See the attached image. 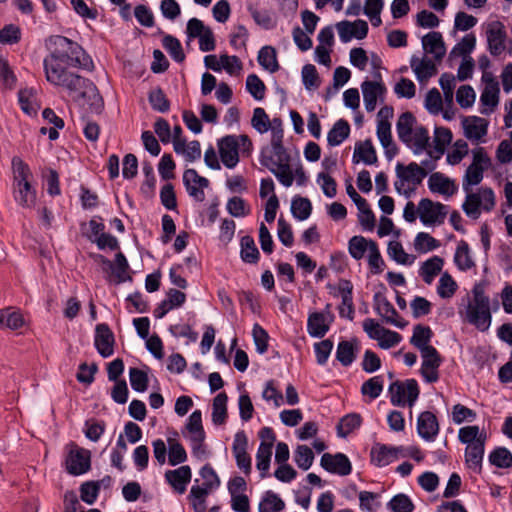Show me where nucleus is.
Instances as JSON below:
<instances>
[{"mask_svg":"<svg viewBox=\"0 0 512 512\" xmlns=\"http://www.w3.org/2000/svg\"><path fill=\"white\" fill-rule=\"evenodd\" d=\"M417 120L414 114L410 111L403 112L396 123V131L399 140L404 143L407 147L412 148L413 142V126Z\"/></svg>","mask_w":512,"mask_h":512,"instance_id":"5701e85b","label":"nucleus"},{"mask_svg":"<svg viewBox=\"0 0 512 512\" xmlns=\"http://www.w3.org/2000/svg\"><path fill=\"white\" fill-rule=\"evenodd\" d=\"M248 439L245 431L240 430L235 434L232 451L236 459L237 466L244 472L245 475L251 473V457L247 453Z\"/></svg>","mask_w":512,"mask_h":512,"instance_id":"ddd939ff","label":"nucleus"},{"mask_svg":"<svg viewBox=\"0 0 512 512\" xmlns=\"http://www.w3.org/2000/svg\"><path fill=\"white\" fill-rule=\"evenodd\" d=\"M350 124L345 119L337 120L327 134V143L330 147L340 145L350 135Z\"/></svg>","mask_w":512,"mask_h":512,"instance_id":"c85d7f7f","label":"nucleus"},{"mask_svg":"<svg viewBox=\"0 0 512 512\" xmlns=\"http://www.w3.org/2000/svg\"><path fill=\"white\" fill-rule=\"evenodd\" d=\"M267 149H262L259 157L260 164L267 169L277 178V180L285 187H290L294 181V173H276V161L273 159L272 154L266 155Z\"/></svg>","mask_w":512,"mask_h":512,"instance_id":"f704fd0d","label":"nucleus"},{"mask_svg":"<svg viewBox=\"0 0 512 512\" xmlns=\"http://www.w3.org/2000/svg\"><path fill=\"white\" fill-rule=\"evenodd\" d=\"M143 173L145 180L140 186V191L146 199H151L155 195L156 177L153 166L149 161L143 162Z\"/></svg>","mask_w":512,"mask_h":512,"instance_id":"a18cd8bd","label":"nucleus"},{"mask_svg":"<svg viewBox=\"0 0 512 512\" xmlns=\"http://www.w3.org/2000/svg\"><path fill=\"white\" fill-rule=\"evenodd\" d=\"M148 101L154 111L166 113L170 110V100L160 86L155 87L148 93Z\"/></svg>","mask_w":512,"mask_h":512,"instance_id":"c03bdc74","label":"nucleus"},{"mask_svg":"<svg viewBox=\"0 0 512 512\" xmlns=\"http://www.w3.org/2000/svg\"><path fill=\"white\" fill-rule=\"evenodd\" d=\"M441 243L439 240L432 237L430 234L425 232H419L414 241V246L420 253H426L440 247Z\"/></svg>","mask_w":512,"mask_h":512,"instance_id":"680f3d73","label":"nucleus"},{"mask_svg":"<svg viewBox=\"0 0 512 512\" xmlns=\"http://www.w3.org/2000/svg\"><path fill=\"white\" fill-rule=\"evenodd\" d=\"M363 100L367 112L375 110L378 98L384 101L387 88L383 82L365 80L361 84Z\"/></svg>","mask_w":512,"mask_h":512,"instance_id":"4468645a","label":"nucleus"},{"mask_svg":"<svg viewBox=\"0 0 512 512\" xmlns=\"http://www.w3.org/2000/svg\"><path fill=\"white\" fill-rule=\"evenodd\" d=\"M130 384L136 392H145L149 386V378L145 371L139 368H130Z\"/></svg>","mask_w":512,"mask_h":512,"instance_id":"774afa93","label":"nucleus"},{"mask_svg":"<svg viewBox=\"0 0 512 512\" xmlns=\"http://www.w3.org/2000/svg\"><path fill=\"white\" fill-rule=\"evenodd\" d=\"M46 80L54 86L68 90L75 101L84 100L92 112L96 114L102 112L104 108L103 97L100 95L97 86L90 79L67 69L63 73H53Z\"/></svg>","mask_w":512,"mask_h":512,"instance_id":"f257e3e1","label":"nucleus"},{"mask_svg":"<svg viewBox=\"0 0 512 512\" xmlns=\"http://www.w3.org/2000/svg\"><path fill=\"white\" fill-rule=\"evenodd\" d=\"M257 60L259 65L270 73H275L280 68L277 60V51L273 46H263L258 52Z\"/></svg>","mask_w":512,"mask_h":512,"instance_id":"e433bc0d","label":"nucleus"},{"mask_svg":"<svg viewBox=\"0 0 512 512\" xmlns=\"http://www.w3.org/2000/svg\"><path fill=\"white\" fill-rule=\"evenodd\" d=\"M80 498L88 505L94 504L100 492V482L86 481L80 485Z\"/></svg>","mask_w":512,"mask_h":512,"instance_id":"0e129e2a","label":"nucleus"},{"mask_svg":"<svg viewBox=\"0 0 512 512\" xmlns=\"http://www.w3.org/2000/svg\"><path fill=\"white\" fill-rule=\"evenodd\" d=\"M25 321L19 310H13V307L0 309V327L10 330H18L23 327Z\"/></svg>","mask_w":512,"mask_h":512,"instance_id":"c9c22d12","label":"nucleus"},{"mask_svg":"<svg viewBox=\"0 0 512 512\" xmlns=\"http://www.w3.org/2000/svg\"><path fill=\"white\" fill-rule=\"evenodd\" d=\"M330 325L323 312L314 311L307 319V331L313 338H323L329 331Z\"/></svg>","mask_w":512,"mask_h":512,"instance_id":"cd10ccee","label":"nucleus"},{"mask_svg":"<svg viewBox=\"0 0 512 512\" xmlns=\"http://www.w3.org/2000/svg\"><path fill=\"white\" fill-rule=\"evenodd\" d=\"M467 319L468 322L474 325L479 331H487L492 320L490 307L480 308L469 305L467 309Z\"/></svg>","mask_w":512,"mask_h":512,"instance_id":"a878e982","label":"nucleus"},{"mask_svg":"<svg viewBox=\"0 0 512 512\" xmlns=\"http://www.w3.org/2000/svg\"><path fill=\"white\" fill-rule=\"evenodd\" d=\"M428 188L432 193H438L447 197L452 196L458 190L454 180L441 172H434L428 180Z\"/></svg>","mask_w":512,"mask_h":512,"instance_id":"412c9836","label":"nucleus"},{"mask_svg":"<svg viewBox=\"0 0 512 512\" xmlns=\"http://www.w3.org/2000/svg\"><path fill=\"white\" fill-rule=\"evenodd\" d=\"M489 462L491 465L508 469L512 467V453L506 447H496L489 454Z\"/></svg>","mask_w":512,"mask_h":512,"instance_id":"de8ad7c7","label":"nucleus"},{"mask_svg":"<svg viewBox=\"0 0 512 512\" xmlns=\"http://www.w3.org/2000/svg\"><path fill=\"white\" fill-rule=\"evenodd\" d=\"M443 265L444 259L434 255L422 263L419 274L426 284H431L434 278L441 272Z\"/></svg>","mask_w":512,"mask_h":512,"instance_id":"7c9ffc66","label":"nucleus"},{"mask_svg":"<svg viewBox=\"0 0 512 512\" xmlns=\"http://www.w3.org/2000/svg\"><path fill=\"white\" fill-rule=\"evenodd\" d=\"M488 50L493 56H499L505 50L507 32L501 21H492L486 30Z\"/></svg>","mask_w":512,"mask_h":512,"instance_id":"9b49d317","label":"nucleus"},{"mask_svg":"<svg viewBox=\"0 0 512 512\" xmlns=\"http://www.w3.org/2000/svg\"><path fill=\"white\" fill-rule=\"evenodd\" d=\"M388 255L398 264L411 265L416 257L404 251L402 244L398 241H390L387 248Z\"/></svg>","mask_w":512,"mask_h":512,"instance_id":"864d4df0","label":"nucleus"},{"mask_svg":"<svg viewBox=\"0 0 512 512\" xmlns=\"http://www.w3.org/2000/svg\"><path fill=\"white\" fill-rule=\"evenodd\" d=\"M376 134L385 150L386 158L388 160H392L398 154L399 149L393 141L391 127L383 123L380 126H377Z\"/></svg>","mask_w":512,"mask_h":512,"instance_id":"c756f323","label":"nucleus"},{"mask_svg":"<svg viewBox=\"0 0 512 512\" xmlns=\"http://www.w3.org/2000/svg\"><path fill=\"white\" fill-rule=\"evenodd\" d=\"M191 478L192 471L188 465H183L177 469L167 470L165 472L166 482L180 495L186 492L187 485L190 483Z\"/></svg>","mask_w":512,"mask_h":512,"instance_id":"6ab92c4d","label":"nucleus"},{"mask_svg":"<svg viewBox=\"0 0 512 512\" xmlns=\"http://www.w3.org/2000/svg\"><path fill=\"white\" fill-rule=\"evenodd\" d=\"M434 333L432 329L423 324H417L413 328V335L410 338V344L417 348L419 351H422L430 346Z\"/></svg>","mask_w":512,"mask_h":512,"instance_id":"2f4dec72","label":"nucleus"},{"mask_svg":"<svg viewBox=\"0 0 512 512\" xmlns=\"http://www.w3.org/2000/svg\"><path fill=\"white\" fill-rule=\"evenodd\" d=\"M418 212L420 221L425 226L441 225L447 216L448 206L429 198H422L418 204Z\"/></svg>","mask_w":512,"mask_h":512,"instance_id":"0eeeda50","label":"nucleus"},{"mask_svg":"<svg viewBox=\"0 0 512 512\" xmlns=\"http://www.w3.org/2000/svg\"><path fill=\"white\" fill-rule=\"evenodd\" d=\"M220 159L225 167L233 169L239 162V141L236 135H226L218 140Z\"/></svg>","mask_w":512,"mask_h":512,"instance_id":"6e6552de","label":"nucleus"},{"mask_svg":"<svg viewBox=\"0 0 512 512\" xmlns=\"http://www.w3.org/2000/svg\"><path fill=\"white\" fill-rule=\"evenodd\" d=\"M469 251L470 249L468 243L464 240H461L454 255V263L461 271H466L475 267V262L471 259Z\"/></svg>","mask_w":512,"mask_h":512,"instance_id":"49530a36","label":"nucleus"},{"mask_svg":"<svg viewBox=\"0 0 512 512\" xmlns=\"http://www.w3.org/2000/svg\"><path fill=\"white\" fill-rule=\"evenodd\" d=\"M465 214L473 220L479 218L482 209V197L479 193H467L466 199L462 204Z\"/></svg>","mask_w":512,"mask_h":512,"instance_id":"09e8293b","label":"nucleus"},{"mask_svg":"<svg viewBox=\"0 0 512 512\" xmlns=\"http://www.w3.org/2000/svg\"><path fill=\"white\" fill-rule=\"evenodd\" d=\"M373 303L375 311L384 317H398V312L391 304V302L386 298L382 291L376 292L373 296Z\"/></svg>","mask_w":512,"mask_h":512,"instance_id":"5fc2aeb1","label":"nucleus"},{"mask_svg":"<svg viewBox=\"0 0 512 512\" xmlns=\"http://www.w3.org/2000/svg\"><path fill=\"white\" fill-rule=\"evenodd\" d=\"M462 125L467 139L481 141L488 133L489 121L479 116H469L463 118Z\"/></svg>","mask_w":512,"mask_h":512,"instance_id":"a211bd4d","label":"nucleus"},{"mask_svg":"<svg viewBox=\"0 0 512 512\" xmlns=\"http://www.w3.org/2000/svg\"><path fill=\"white\" fill-rule=\"evenodd\" d=\"M66 448L68 449L65 459L66 471L73 476L87 473L91 469V452L73 441Z\"/></svg>","mask_w":512,"mask_h":512,"instance_id":"423d86ee","label":"nucleus"},{"mask_svg":"<svg viewBox=\"0 0 512 512\" xmlns=\"http://www.w3.org/2000/svg\"><path fill=\"white\" fill-rule=\"evenodd\" d=\"M13 169V194L15 201L24 208H31L36 202V190L31 185L33 177L31 169L20 157L12 158Z\"/></svg>","mask_w":512,"mask_h":512,"instance_id":"f03ea898","label":"nucleus"},{"mask_svg":"<svg viewBox=\"0 0 512 512\" xmlns=\"http://www.w3.org/2000/svg\"><path fill=\"white\" fill-rule=\"evenodd\" d=\"M390 402L393 406L404 407L406 404L412 407L417 401L420 389L416 379H406L404 382L396 380L388 388Z\"/></svg>","mask_w":512,"mask_h":512,"instance_id":"20e7f679","label":"nucleus"},{"mask_svg":"<svg viewBox=\"0 0 512 512\" xmlns=\"http://www.w3.org/2000/svg\"><path fill=\"white\" fill-rule=\"evenodd\" d=\"M359 342L357 338H352L350 341L342 340L337 345L336 359L344 367L350 366L357 358L359 351Z\"/></svg>","mask_w":512,"mask_h":512,"instance_id":"393cba45","label":"nucleus"},{"mask_svg":"<svg viewBox=\"0 0 512 512\" xmlns=\"http://www.w3.org/2000/svg\"><path fill=\"white\" fill-rule=\"evenodd\" d=\"M422 46L426 53L436 52L445 46L443 36L438 31H431L422 37Z\"/></svg>","mask_w":512,"mask_h":512,"instance_id":"338daca9","label":"nucleus"},{"mask_svg":"<svg viewBox=\"0 0 512 512\" xmlns=\"http://www.w3.org/2000/svg\"><path fill=\"white\" fill-rule=\"evenodd\" d=\"M88 256L96 263L101 264L103 266V272H111L116 277V283H124V282H131L132 276L130 275V265L128 263V260L126 256L121 252L118 251L115 254L114 262L109 260L106 256L100 254V253H89Z\"/></svg>","mask_w":512,"mask_h":512,"instance_id":"39448f33","label":"nucleus"},{"mask_svg":"<svg viewBox=\"0 0 512 512\" xmlns=\"http://www.w3.org/2000/svg\"><path fill=\"white\" fill-rule=\"evenodd\" d=\"M210 489L193 485L188 495V500L194 510V512H206V499L210 493Z\"/></svg>","mask_w":512,"mask_h":512,"instance_id":"79ce46f5","label":"nucleus"},{"mask_svg":"<svg viewBox=\"0 0 512 512\" xmlns=\"http://www.w3.org/2000/svg\"><path fill=\"white\" fill-rule=\"evenodd\" d=\"M384 380L381 375L374 376L366 380L361 386V393L368 395L371 399H376L383 391Z\"/></svg>","mask_w":512,"mask_h":512,"instance_id":"e2e57ef3","label":"nucleus"},{"mask_svg":"<svg viewBox=\"0 0 512 512\" xmlns=\"http://www.w3.org/2000/svg\"><path fill=\"white\" fill-rule=\"evenodd\" d=\"M440 430L436 415L431 411H424L417 419V433L425 441H434Z\"/></svg>","mask_w":512,"mask_h":512,"instance_id":"dca6fc26","label":"nucleus"},{"mask_svg":"<svg viewBox=\"0 0 512 512\" xmlns=\"http://www.w3.org/2000/svg\"><path fill=\"white\" fill-rule=\"evenodd\" d=\"M94 345L103 358H108L114 353L115 336L108 324L99 323L96 325Z\"/></svg>","mask_w":512,"mask_h":512,"instance_id":"f8f14e48","label":"nucleus"},{"mask_svg":"<svg viewBox=\"0 0 512 512\" xmlns=\"http://www.w3.org/2000/svg\"><path fill=\"white\" fill-rule=\"evenodd\" d=\"M410 66L420 83L428 81L438 73L436 63L426 56L419 59L416 55H413L410 59Z\"/></svg>","mask_w":512,"mask_h":512,"instance_id":"aec40b11","label":"nucleus"},{"mask_svg":"<svg viewBox=\"0 0 512 512\" xmlns=\"http://www.w3.org/2000/svg\"><path fill=\"white\" fill-rule=\"evenodd\" d=\"M476 46V36L474 33L466 34L462 40L457 43L449 54V59L462 57L464 59H468L470 54L475 49Z\"/></svg>","mask_w":512,"mask_h":512,"instance_id":"ea45409f","label":"nucleus"},{"mask_svg":"<svg viewBox=\"0 0 512 512\" xmlns=\"http://www.w3.org/2000/svg\"><path fill=\"white\" fill-rule=\"evenodd\" d=\"M362 416L359 413H349L343 416L336 426L337 435L346 438L362 424Z\"/></svg>","mask_w":512,"mask_h":512,"instance_id":"58836bf2","label":"nucleus"},{"mask_svg":"<svg viewBox=\"0 0 512 512\" xmlns=\"http://www.w3.org/2000/svg\"><path fill=\"white\" fill-rule=\"evenodd\" d=\"M183 184L189 194L196 201L202 202L205 199L204 189L209 187V180L200 176L193 168H188L183 173Z\"/></svg>","mask_w":512,"mask_h":512,"instance_id":"9d476101","label":"nucleus"},{"mask_svg":"<svg viewBox=\"0 0 512 512\" xmlns=\"http://www.w3.org/2000/svg\"><path fill=\"white\" fill-rule=\"evenodd\" d=\"M69 67H82L91 70L93 68V61L86 53L73 55L70 49L49 53L43 60L46 78H49L53 73H63Z\"/></svg>","mask_w":512,"mask_h":512,"instance_id":"7ed1b4c3","label":"nucleus"},{"mask_svg":"<svg viewBox=\"0 0 512 512\" xmlns=\"http://www.w3.org/2000/svg\"><path fill=\"white\" fill-rule=\"evenodd\" d=\"M284 501L273 491H266L259 503V512H280L284 509Z\"/></svg>","mask_w":512,"mask_h":512,"instance_id":"3c124183","label":"nucleus"},{"mask_svg":"<svg viewBox=\"0 0 512 512\" xmlns=\"http://www.w3.org/2000/svg\"><path fill=\"white\" fill-rule=\"evenodd\" d=\"M457 289L458 285L453 277L448 272H444L439 279L437 287L439 297L449 299L456 293Z\"/></svg>","mask_w":512,"mask_h":512,"instance_id":"13d9d810","label":"nucleus"},{"mask_svg":"<svg viewBox=\"0 0 512 512\" xmlns=\"http://www.w3.org/2000/svg\"><path fill=\"white\" fill-rule=\"evenodd\" d=\"M360 161L366 165H373L377 162L376 150L370 138L356 143L352 162L357 164Z\"/></svg>","mask_w":512,"mask_h":512,"instance_id":"bb28decb","label":"nucleus"},{"mask_svg":"<svg viewBox=\"0 0 512 512\" xmlns=\"http://www.w3.org/2000/svg\"><path fill=\"white\" fill-rule=\"evenodd\" d=\"M402 451V446L394 447L377 442L371 448L370 461L376 467L387 466L393 461V459H397L398 454Z\"/></svg>","mask_w":512,"mask_h":512,"instance_id":"2eb2a0df","label":"nucleus"},{"mask_svg":"<svg viewBox=\"0 0 512 512\" xmlns=\"http://www.w3.org/2000/svg\"><path fill=\"white\" fill-rule=\"evenodd\" d=\"M396 175L401 181L419 185L428 175V171L425 168H421L416 162H411L406 166L398 162L396 165Z\"/></svg>","mask_w":512,"mask_h":512,"instance_id":"4be33fe9","label":"nucleus"},{"mask_svg":"<svg viewBox=\"0 0 512 512\" xmlns=\"http://www.w3.org/2000/svg\"><path fill=\"white\" fill-rule=\"evenodd\" d=\"M272 443L261 441L256 454V467L260 471V478L264 479L269 475V468L272 456Z\"/></svg>","mask_w":512,"mask_h":512,"instance_id":"473e14b6","label":"nucleus"},{"mask_svg":"<svg viewBox=\"0 0 512 512\" xmlns=\"http://www.w3.org/2000/svg\"><path fill=\"white\" fill-rule=\"evenodd\" d=\"M45 46L50 53L70 49L72 54H85V50L76 41L62 35H51L45 40Z\"/></svg>","mask_w":512,"mask_h":512,"instance_id":"b1692460","label":"nucleus"},{"mask_svg":"<svg viewBox=\"0 0 512 512\" xmlns=\"http://www.w3.org/2000/svg\"><path fill=\"white\" fill-rule=\"evenodd\" d=\"M246 90L255 100L261 101L265 97L266 86L256 74H250L246 78Z\"/></svg>","mask_w":512,"mask_h":512,"instance_id":"bf43d9fd","label":"nucleus"},{"mask_svg":"<svg viewBox=\"0 0 512 512\" xmlns=\"http://www.w3.org/2000/svg\"><path fill=\"white\" fill-rule=\"evenodd\" d=\"M162 45L174 61L178 63L184 62L186 55L180 41L176 37L169 34L164 35Z\"/></svg>","mask_w":512,"mask_h":512,"instance_id":"603ef678","label":"nucleus"},{"mask_svg":"<svg viewBox=\"0 0 512 512\" xmlns=\"http://www.w3.org/2000/svg\"><path fill=\"white\" fill-rule=\"evenodd\" d=\"M338 294L341 295L342 302L339 305V316L346 317L350 321L354 319L355 306L353 303V284L350 280L340 279L338 285Z\"/></svg>","mask_w":512,"mask_h":512,"instance_id":"f3484780","label":"nucleus"},{"mask_svg":"<svg viewBox=\"0 0 512 512\" xmlns=\"http://www.w3.org/2000/svg\"><path fill=\"white\" fill-rule=\"evenodd\" d=\"M430 147V137L426 127L418 126L415 129L414 138L412 142V150L414 154H420Z\"/></svg>","mask_w":512,"mask_h":512,"instance_id":"69168bd1","label":"nucleus"},{"mask_svg":"<svg viewBox=\"0 0 512 512\" xmlns=\"http://www.w3.org/2000/svg\"><path fill=\"white\" fill-rule=\"evenodd\" d=\"M312 203L307 197L296 195L291 202V213L299 221L308 219L312 213Z\"/></svg>","mask_w":512,"mask_h":512,"instance_id":"37998d69","label":"nucleus"},{"mask_svg":"<svg viewBox=\"0 0 512 512\" xmlns=\"http://www.w3.org/2000/svg\"><path fill=\"white\" fill-rule=\"evenodd\" d=\"M387 508L392 512H413L415 505L408 495L398 493L387 503Z\"/></svg>","mask_w":512,"mask_h":512,"instance_id":"6e6d98bb","label":"nucleus"},{"mask_svg":"<svg viewBox=\"0 0 512 512\" xmlns=\"http://www.w3.org/2000/svg\"><path fill=\"white\" fill-rule=\"evenodd\" d=\"M240 247V258L244 263L257 264L259 262L260 252L252 236H243L240 239Z\"/></svg>","mask_w":512,"mask_h":512,"instance_id":"72a5a7b5","label":"nucleus"},{"mask_svg":"<svg viewBox=\"0 0 512 512\" xmlns=\"http://www.w3.org/2000/svg\"><path fill=\"white\" fill-rule=\"evenodd\" d=\"M453 134L449 128L435 127L434 130V149L438 153L435 159H439L444 154L446 147L451 143Z\"/></svg>","mask_w":512,"mask_h":512,"instance_id":"8fccbe9b","label":"nucleus"},{"mask_svg":"<svg viewBox=\"0 0 512 512\" xmlns=\"http://www.w3.org/2000/svg\"><path fill=\"white\" fill-rule=\"evenodd\" d=\"M484 452V448L474 443H472V445L467 446L465 450V462L468 468L472 469L474 472L478 474H481L482 472Z\"/></svg>","mask_w":512,"mask_h":512,"instance_id":"a19ab883","label":"nucleus"},{"mask_svg":"<svg viewBox=\"0 0 512 512\" xmlns=\"http://www.w3.org/2000/svg\"><path fill=\"white\" fill-rule=\"evenodd\" d=\"M485 170L482 167L469 165L463 177V189L466 193L471 191L472 186L480 184L483 180Z\"/></svg>","mask_w":512,"mask_h":512,"instance_id":"052dcab7","label":"nucleus"},{"mask_svg":"<svg viewBox=\"0 0 512 512\" xmlns=\"http://www.w3.org/2000/svg\"><path fill=\"white\" fill-rule=\"evenodd\" d=\"M314 458L315 455L312 449L307 445H298L294 451V461L304 471L312 466Z\"/></svg>","mask_w":512,"mask_h":512,"instance_id":"4d7b16f0","label":"nucleus"},{"mask_svg":"<svg viewBox=\"0 0 512 512\" xmlns=\"http://www.w3.org/2000/svg\"><path fill=\"white\" fill-rule=\"evenodd\" d=\"M228 396L226 392L217 394L212 403V421L215 425H222L228 417L227 412Z\"/></svg>","mask_w":512,"mask_h":512,"instance_id":"4c0bfd02","label":"nucleus"},{"mask_svg":"<svg viewBox=\"0 0 512 512\" xmlns=\"http://www.w3.org/2000/svg\"><path fill=\"white\" fill-rule=\"evenodd\" d=\"M321 467L331 474L347 476L352 472V464L346 454L337 452L335 454L324 453L320 460Z\"/></svg>","mask_w":512,"mask_h":512,"instance_id":"1a4fd4ad","label":"nucleus"}]
</instances>
